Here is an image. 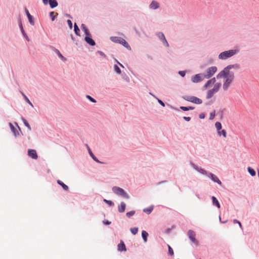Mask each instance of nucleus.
Returning a JSON list of instances; mask_svg holds the SVG:
<instances>
[{"instance_id":"1","label":"nucleus","mask_w":259,"mask_h":259,"mask_svg":"<svg viewBox=\"0 0 259 259\" xmlns=\"http://www.w3.org/2000/svg\"><path fill=\"white\" fill-rule=\"evenodd\" d=\"M225 71H221L217 75V78H223V89L226 91L234 79V72H229Z\"/></svg>"},{"instance_id":"2","label":"nucleus","mask_w":259,"mask_h":259,"mask_svg":"<svg viewBox=\"0 0 259 259\" xmlns=\"http://www.w3.org/2000/svg\"><path fill=\"white\" fill-rule=\"evenodd\" d=\"M237 52L238 51L236 50H230L229 51H224L219 55V58L221 60H225L234 56Z\"/></svg>"},{"instance_id":"3","label":"nucleus","mask_w":259,"mask_h":259,"mask_svg":"<svg viewBox=\"0 0 259 259\" xmlns=\"http://www.w3.org/2000/svg\"><path fill=\"white\" fill-rule=\"evenodd\" d=\"M113 192L118 195L122 196L123 198L128 199L129 198V196L128 194L124 191V190L118 187H113L112 188Z\"/></svg>"},{"instance_id":"4","label":"nucleus","mask_w":259,"mask_h":259,"mask_svg":"<svg viewBox=\"0 0 259 259\" xmlns=\"http://www.w3.org/2000/svg\"><path fill=\"white\" fill-rule=\"evenodd\" d=\"M217 71V67L216 66H211L206 69V72L203 74V75L205 78H209L214 74Z\"/></svg>"},{"instance_id":"5","label":"nucleus","mask_w":259,"mask_h":259,"mask_svg":"<svg viewBox=\"0 0 259 259\" xmlns=\"http://www.w3.org/2000/svg\"><path fill=\"white\" fill-rule=\"evenodd\" d=\"M183 98L186 101L196 104H200L202 103V101L201 99L192 96H185L183 97Z\"/></svg>"},{"instance_id":"6","label":"nucleus","mask_w":259,"mask_h":259,"mask_svg":"<svg viewBox=\"0 0 259 259\" xmlns=\"http://www.w3.org/2000/svg\"><path fill=\"white\" fill-rule=\"evenodd\" d=\"M205 78L203 74H197L192 77V81L194 83H198Z\"/></svg>"},{"instance_id":"7","label":"nucleus","mask_w":259,"mask_h":259,"mask_svg":"<svg viewBox=\"0 0 259 259\" xmlns=\"http://www.w3.org/2000/svg\"><path fill=\"white\" fill-rule=\"evenodd\" d=\"M188 235L189 236V239L192 241V242L198 245V242L196 239H195V233L194 231L192 230H189L188 232Z\"/></svg>"},{"instance_id":"8","label":"nucleus","mask_w":259,"mask_h":259,"mask_svg":"<svg viewBox=\"0 0 259 259\" xmlns=\"http://www.w3.org/2000/svg\"><path fill=\"white\" fill-rule=\"evenodd\" d=\"M28 155L34 159H37L38 158L37 152L34 149H28Z\"/></svg>"},{"instance_id":"9","label":"nucleus","mask_w":259,"mask_h":259,"mask_svg":"<svg viewBox=\"0 0 259 259\" xmlns=\"http://www.w3.org/2000/svg\"><path fill=\"white\" fill-rule=\"evenodd\" d=\"M240 68V66H239V65L237 64H234V65H228V66H227L226 67H225L222 71H225L226 70V72H233L232 71H231L230 70L231 69H238Z\"/></svg>"},{"instance_id":"10","label":"nucleus","mask_w":259,"mask_h":259,"mask_svg":"<svg viewBox=\"0 0 259 259\" xmlns=\"http://www.w3.org/2000/svg\"><path fill=\"white\" fill-rule=\"evenodd\" d=\"M87 36L85 37V41L90 45L91 46H94L95 45V42L94 40L92 39V37L90 35V33H86Z\"/></svg>"},{"instance_id":"11","label":"nucleus","mask_w":259,"mask_h":259,"mask_svg":"<svg viewBox=\"0 0 259 259\" xmlns=\"http://www.w3.org/2000/svg\"><path fill=\"white\" fill-rule=\"evenodd\" d=\"M207 176L208 177L210 178L211 179L213 182L217 183L218 184H219L220 185L222 184V182L215 175H214L211 173H209V174H208Z\"/></svg>"},{"instance_id":"12","label":"nucleus","mask_w":259,"mask_h":259,"mask_svg":"<svg viewBox=\"0 0 259 259\" xmlns=\"http://www.w3.org/2000/svg\"><path fill=\"white\" fill-rule=\"evenodd\" d=\"M215 81H216V79H215V77H213V78L208 80L206 82V83L204 84V88H205V89L208 88L210 85L214 84Z\"/></svg>"},{"instance_id":"13","label":"nucleus","mask_w":259,"mask_h":259,"mask_svg":"<svg viewBox=\"0 0 259 259\" xmlns=\"http://www.w3.org/2000/svg\"><path fill=\"white\" fill-rule=\"evenodd\" d=\"M149 7L151 9L155 10L158 9L159 7V3L156 1H153L151 3Z\"/></svg>"},{"instance_id":"14","label":"nucleus","mask_w":259,"mask_h":259,"mask_svg":"<svg viewBox=\"0 0 259 259\" xmlns=\"http://www.w3.org/2000/svg\"><path fill=\"white\" fill-rule=\"evenodd\" d=\"M125 207L126 204L124 202H122L118 206V210L120 213L123 212L125 211Z\"/></svg>"},{"instance_id":"15","label":"nucleus","mask_w":259,"mask_h":259,"mask_svg":"<svg viewBox=\"0 0 259 259\" xmlns=\"http://www.w3.org/2000/svg\"><path fill=\"white\" fill-rule=\"evenodd\" d=\"M126 247L123 241H121L118 245V250L119 251H126Z\"/></svg>"},{"instance_id":"16","label":"nucleus","mask_w":259,"mask_h":259,"mask_svg":"<svg viewBox=\"0 0 259 259\" xmlns=\"http://www.w3.org/2000/svg\"><path fill=\"white\" fill-rule=\"evenodd\" d=\"M212 204L213 205L216 206L218 208H220V204L217 199L214 196H212L211 197Z\"/></svg>"},{"instance_id":"17","label":"nucleus","mask_w":259,"mask_h":259,"mask_svg":"<svg viewBox=\"0 0 259 259\" xmlns=\"http://www.w3.org/2000/svg\"><path fill=\"white\" fill-rule=\"evenodd\" d=\"M221 85H222V84L221 82L215 83L214 85L213 88L212 89L213 90V91L217 93L219 91Z\"/></svg>"},{"instance_id":"18","label":"nucleus","mask_w":259,"mask_h":259,"mask_svg":"<svg viewBox=\"0 0 259 259\" xmlns=\"http://www.w3.org/2000/svg\"><path fill=\"white\" fill-rule=\"evenodd\" d=\"M216 92L213 91L212 89L209 90L207 92L206 98L209 99L211 98Z\"/></svg>"},{"instance_id":"19","label":"nucleus","mask_w":259,"mask_h":259,"mask_svg":"<svg viewBox=\"0 0 259 259\" xmlns=\"http://www.w3.org/2000/svg\"><path fill=\"white\" fill-rule=\"evenodd\" d=\"M49 4L51 8H54L58 6L56 0H49Z\"/></svg>"},{"instance_id":"20","label":"nucleus","mask_w":259,"mask_h":259,"mask_svg":"<svg viewBox=\"0 0 259 259\" xmlns=\"http://www.w3.org/2000/svg\"><path fill=\"white\" fill-rule=\"evenodd\" d=\"M57 183L59 185H60V186H61L64 190H65L66 191H67L68 190V187L66 185H65L64 183H63L61 181L58 180Z\"/></svg>"},{"instance_id":"21","label":"nucleus","mask_w":259,"mask_h":259,"mask_svg":"<svg viewBox=\"0 0 259 259\" xmlns=\"http://www.w3.org/2000/svg\"><path fill=\"white\" fill-rule=\"evenodd\" d=\"M194 167L195 169H196L197 171H198L199 172H200V173L203 174V175H208L206 171L204 169L201 168H199L198 166H194Z\"/></svg>"},{"instance_id":"22","label":"nucleus","mask_w":259,"mask_h":259,"mask_svg":"<svg viewBox=\"0 0 259 259\" xmlns=\"http://www.w3.org/2000/svg\"><path fill=\"white\" fill-rule=\"evenodd\" d=\"M120 44H122L125 48L131 50L130 46H129L128 43L123 38H122V39H120Z\"/></svg>"},{"instance_id":"23","label":"nucleus","mask_w":259,"mask_h":259,"mask_svg":"<svg viewBox=\"0 0 259 259\" xmlns=\"http://www.w3.org/2000/svg\"><path fill=\"white\" fill-rule=\"evenodd\" d=\"M142 236L143 240H144V242H147L148 233L145 231H143L142 232Z\"/></svg>"},{"instance_id":"24","label":"nucleus","mask_w":259,"mask_h":259,"mask_svg":"<svg viewBox=\"0 0 259 259\" xmlns=\"http://www.w3.org/2000/svg\"><path fill=\"white\" fill-rule=\"evenodd\" d=\"M153 209V206H151L148 208H146L143 209V211L147 214H150Z\"/></svg>"},{"instance_id":"25","label":"nucleus","mask_w":259,"mask_h":259,"mask_svg":"<svg viewBox=\"0 0 259 259\" xmlns=\"http://www.w3.org/2000/svg\"><path fill=\"white\" fill-rule=\"evenodd\" d=\"M111 40L114 42H118L120 43V39H122V38L119 37H111L110 38Z\"/></svg>"},{"instance_id":"26","label":"nucleus","mask_w":259,"mask_h":259,"mask_svg":"<svg viewBox=\"0 0 259 259\" xmlns=\"http://www.w3.org/2000/svg\"><path fill=\"white\" fill-rule=\"evenodd\" d=\"M160 39L162 40V41L163 42L164 44L166 46L168 47V44L167 42L163 33H161V35L159 36Z\"/></svg>"},{"instance_id":"27","label":"nucleus","mask_w":259,"mask_h":259,"mask_svg":"<svg viewBox=\"0 0 259 259\" xmlns=\"http://www.w3.org/2000/svg\"><path fill=\"white\" fill-rule=\"evenodd\" d=\"M218 134L219 136H221V135H223V136L224 137V138H226L227 137V133H226V132L225 130H223L222 131H218Z\"/></svg>"},{"instance_id":"28","label":"nucleus","mask_w":259,"mask_h":259,"mask_svg":"<svg viewBox=\"0 0 259 259\" xmlns=\"http://www.w3.org/2000/svg\"><path fill=\"white\" fill-rule=\"evenodd\" d=\"M247 170L251 176L253 177L255 176V171L253 168H251L250 167H248Z\"/></svg>"},{"instance_id":"29","label":"nucleus","mask_w":259,"mask_h":259,"mask_svg":"<svg viewBox=\"0 0 259 259\" xmlns=\"http://www.w3.org/2000/svg\"><path fill=\"white\" fill-rule=\"evenodd\" d=\"M180 108L183 111H188L189 110H193L194 109V107H191V106H189V107L181 106V107H180Z\"/></svg>"},{"instance_id":"30","label":"nucleus","mask_w":259,"mask_h":259,"mask_svg":"<svg viewBox=\"0 0 259 259\" xmlns=\"http://www.w3.org/2000/svg\"><path fill=\"white\" fill-rule=\"evenodd\" d=\"M22 121H23L24 125L28 128V130L29 131H30L31 130V127H30L29 124L27 121V120L24 118H22Z\"/></svg>"},{"instance_id":"31","label":"nucleus","mask_w":259,"mask_h":259,"mask_svg":"<svg viewBox=\"0 0 259 259\" xmlns=\"http://www.w3.org/2000/svg\"><path fill=\"white\" fill-rule=\"evenodd\" d=\"M89 150V154L90 155H91V156L93 158V159L98 162H100V161L97 159V158L94 156V155L93 154V153H92V152L91 151V149L89 148L88 149Z\"/></svg>"},{"instance_id":"32","label":"nucleus","mask_w":259,"mask_h":259,"mask_svg":"<svg viewBox=\"0 0 259 259\" xmlns=\"http://www.w3.org/2000/svg\"><path fill=\"white\" fill-rule=\"evenodd\" d=\"M26 14H27V16L28 18V19L29 20V22L31 23H33V21H32V16L30 14V13H29L28 10L26 9Z\"/></svg>"},{"instance_id":"33","label":"nucleus","mask_w":259,"mask_h":259,"mask_svg":"<svg viewBox=\"0 0 259 259\" xmlns=\"http://www.w3.org/2000/svg\"><path fill=\"white\" fill-rule=\"evenodd\" d=\"M215 126L217 131H220L222 128V124L220 122H217L215 124Z\"/></svg>"},{"instance_id":"34","label":"nucleus","mask_w":259,"mask_h":259,"mask_svg":"<svg viewBox=\"0 0 259 259\" xmlns=\"http://www.w3.org/2000/svg\"><path fill=\"white\" fill-rule=\"evenodd\" d=\"M131 232L133 234L136 235L138 232V228L136 227L132 228L131 229Z\"/></svg>"},{"instance_id":"35","label":"nucleus","mask_w":259,"mask_h":259,"mask_svg":"<svg viewBox=\"0 0 259 259\" xmlns=\"http://www.w3.org/2000/svg\"><path fill=\"white\" fill-rule=\"evenodd\" d=\"M135 212H136V211L135 210H132L130 212H127L126 213V215L128 218H131V217H132L133 215H134L135 214Z\"/></svg>"},{"instance_id":"36","label":"nucleus","mask_w":259,"mask_h":259,"mask_svg":"<svg viewBox=\"0 0 259 259\" xmlns=\"http://www.w3.org/2000/svg\"><path fill=\"white\" fill-rule=\"evenodd\" d=\"M22 95H23V96L24 97L25 100H26V101L32 107H33V105L31 103V102L30 101V100H29V99L27 97V96L24 95L23 93H22Z\"/></svg>"},{"instance_id":"37","label":"nucleus","mask_w":259,"mask_h":259,"mask_svg":"<svg viewBox=\"0 0 259 259\" xmlns=\"http://www.w3.org/2000/svg\"><path fill=\"white\" fill-rule=\"evenodd\" d=\"M81 28L82 29V30L84 31V32H89L88 30L84 24H82L81 26Z\"/></svg>"},{"instance_id":"38","label":"nucleus","mask_w":259,"mask_h":259,"mask_svg":"<svg viewBox=\"0 0 259 259\" xmlns=\"http://www.w3.org/2000/svg\"><path fill=\"white\" fill-rule=\"evenodd\" d=\"M114 70L115 71L118 73V74H120L121 73V70L120 69V68H119V67L115 65L114 66Z\"/></svg>"},{"instance_id":"39","label":"nucleus","mask_w":259,"mask_h":259,"mask_svg":"<svg viewBox=\"0 0 259 259\" xmlns=\"http://www.w3.org/2000/svg\"><path fill=\"white\" fill-rule=\"evenodd\" d=\"M168 248L169 254L170 255H174V251H173L172 249L169 245H168Z\"/></svg>"},{"instance_id":"40","label":"nucleus","mask_w":259,"mask_h":259,"mask_svg":"<svg viewBox=\"0 0 259 259\" xmlns=\"http://www.w3.org/2000/svg\"><path fill=\"white\" fill-rule=\"evenodd\" d=\"M56 52L57 53L58 55L59 56V57L62 59V60H65V59L64 58V57L62 56V55L60 53V52H59V50H56Z\"/></svg>"},{"instance_id":"41","label":"nucleus","mask_w":259,"mask_h":259,"mask_svg":"<svg viewBox=\"0 0 259 259\" xmlns=\"http://www.w3.org/2000/svg\"><path fill=\"white\" fill-rule=\"evenodd\" d=\"M215 111L211 112L210 114L209 119L211 120L213 119L215 117Z\"/></svg>"},{"instance_id":"42","label":"nucleus","mask_w":259,"mask_h":259,"mask_svg":"<svg viewBox=\"0 0 259 259\" xmlns=\"http://www.w3.org/2000/svg\"><path fill=\"white\" fill-rule=\"evenodd\" d=\"M87 98L88 99H89L93 103H96V101L94 99H93L92 97L89 96V95H87Z\"/></svg>"},{"instance_id":"43","label":"nucleus","mask_w":259,"mask_h":259,"mask_svg":"<svg viewBox=\"0 0 259 259\" xmlns=\"http://www.w3.org/2000/svg\"><path fill=\"white\" fill-rule=\"evenodd\" d=\"M74 30L75 32H77L79 31V29L76 23L74 24Z\"/></svg>"},{"instance_id":"44","label":"nucleus","mask_w":259,"mask_h":259,"mask_svg":"<svg viewBox=\"0 0 259 259\" xmlns=\"http://www.w3.org/2000/svg\"><path fill=\"white\" fill-rule=\"evenodd\" d=\"M104 201L108 204L109 205L112 206L113 205V203L110 200H107L106 199H104Z\"/></svg>"},{"instance_id":"45","label":"nucleus","mask_w":259,"mask_h":259,"mask_svg":"<svg viewBox=\"0 0 259 259\" xmlns=\"http://www.w3.org/2000/svg\"><path fill=\"white\" fill-rule=\"evenodd\" d=\"M67 22V24H68L69 27H70V28L71 29L72 28V21L70 20H68Z\"/></svg>"},{"instance_id":"46","label":"nucleus","mask_w":259,"mask_h":259,"mask_svg":"<svg viewBox=\"0 0 259 259\" xmlns=\"http://www.w3.org/2000/svg\"><path fill=\"white\" fill-rule=\"evenodd\" d=\"M179 73L182 77H184L186 74L185 72L184 71H179Z\"/></svg>"},{"instance_id":"47","label":"nucleus","mask_w":259,"mask_h":259,"mask_svg":"<svg viewBox=\"0 0 259 259\" xmlns=\"http://www.w3.org/2000/svg\"><path fill=\"white\" fill-rule=\"evenodd\" d=\"M233 222H234V223H238V224H239V225L240 227V228H242V225H241V223H240L239 221H238V220H234Z\"/></svg>"},{"instance_id":"48","label":"nucleus","mask_w":259,"mask_h":259,"mask_svg":"<svg viewBox=\"0 0 259 259\" xmlns=\"http://www.w3.org/2000/svg\"><path fill=\"white\" fill-rule=\"evenodd\" d=\"M54 14V12H51L50 14V16L52 17V19L53 21L54 20V19H55V17L53 16Z\"/></svg>"},{"instance_id":"49","label":"nucleus","mask_w":259,"mask_h":259,"mask_svg":"<svg viewBox=\"0 0 259 259\" xmlns=\"http://www.w3.org/2000/svg\"><path fill=\"white\" fill-rule=\"evenodd\" d=\"M184 119L185 120H186V121H190V120L191 118H190V117H186V116H184Z\"/></svg>"},{"instance_id":"50","label":"nucleus","mask_w":259,"mask_h":259,"mask_svg":"<svg viewBox=\"0 0 259 259\" xmlns=\"http://www.w3.org/2000/svg\"><path fill=\"white\" fill-rule=\"evenodd\" d=\"M98 54H99L100 55L102 56H104V57H105V55L104 54V53H103L101 51H98Z\"/></svg>"},{"instance_id":"51","label":"nucleus","mask_w":259,"mask_h":259,"mask_svg":"<svg viewBox=\"0 0 259 259\" xmlns=\"http://www.w3.org/2000/svg\"><path fill=\"white\" fill-rule=\"evenodd\" d=\"M23 35L24 37H25V38H26L28 41H29V39H28V38L27 35H26V33H23Z\"/></svg>"},{"instance_id":"52","label":"nucleus","mask_w":259,"mask_h":259,"mask_svg":"<svg viewBox=\"0 0 259 259\" xmlns=\"http://www.w3.org/2000/svg\"><path fill=\"white\" fill-rule=\"evenodd\" d=\"M158 102H159V103H160V104L162 106H163V107H164V106H165V105H164V103H163L162 101H161L160 100H158Z\"/></svg>"},{"instance_id":"53","label":"nucleus","mask_w":259,"mask_h":259,"mask_svg":"<svg viewBox=\"0 0 259 259\" xmlns=\"http://www.w3.org/2000/svg\"><path fill=\"white\" fill-rule=\"evenodd\" d=\"M10 125L11 126V130L14 132V129H15L14 126L13 125V124L12 123H10Z\"/></svg>"},{"instance_id":"54","label":"nucleus","mask_w":259,"mask_h":259,"mask_svg":"<svg viewBox=\"0 0 259 259\" xmlns=\"http://www.w3.org/2000/svg\"><path fill=\"white\" fill-rule=\"evenodd\" d=\"M42 2L45 5H47L48 2H49V0H42Z\"/></svg>"},{"instance_id":"55","label":"nucleus","mask_w":259,"mask_h":259,"mask_svg":"<svg viewBox=\"0 0 259 259\" xmlns=\"http://www.w3.org/2000/svg\"><path fill=\"white\" fill-rule=\"evenodd\" d=\"M199 117L201 119L202 118H204V114H200L199 115Z\"/></svg>"},{"instance_id":"56","label":"nucleus","mask_w":259,"mask_h":259,"mask_svg":"<svg viewBox=\"0 0 259 259\" xmlns=\"http://www.w3.org/2000/svg\"><path fill=\"white\" fill-rule=\"evenodd\" d=\"M104 223L105 224V225H109L111 224V222L108 221H107L106 222H104Z\"/></svg>"}]
</instances>
